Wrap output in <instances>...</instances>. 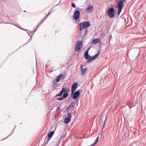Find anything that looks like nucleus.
Returning <instances> with one entry per match:
<instances>
[{
    "mask_svg": "<svg viewBox=\"0 0 146 146\" xmlns=\"http://www.w3.org/2000/svg\"><path fill=\"white\" fill-rule=\"evenodd\" d=\"M52 85L53 86H54L56 84V82L55 81H54V82H52Z\"/></svg>",
    "mask_w": 146,
    "mask_h": 146,
    "instance_id": "obj_23",
    "label": "nucleus"
},
{
    "mask_svg": "<svg viewBox=\"0 0 146 146\" xmlns=\"http://www.w3.org/2000/svg\"><path fill=\"white\" fill-rule=\"evenodd\" d=\"M80 11L78 10L76 11L74 14L73 18L74 19L77 20L80 17Z\"/></svg>",
    "mask_w": 146,
    "mask_h": 146,
    "instance_id": "obj_7",
    "label": "nucleus"
},
{
    "mask_svg": "<svg viewBox=\"0 0 146 146\" xmlns=\"http://www.w3.org/2000/svg\"><path fill=\"white\" fill-rule=\"evenodd\" d=\"M88 30L87 29H86L85 30V35H86L88 33Z\"/></svg>",
    "mask_w": 146,
    "mask_h": 146,
    "instance_id": "obj_24",
    "label": "nucleus"
},
{
    "mask_svg": "<svg viewBox=\"0 0 146 146\" xmlns=\"http://www.w3.org/2000/svg\"><path fill=\"white\" fill-rule=\"evenodd\" d=\"M69 91L68 88L67 87L63 88L60 92L56 95L55 97L58 96H62L63 93L65 92L63 94L62 97L64 99L66 98L68 96V92Z\"/></svg>",
    "mask_w": 146,
    "mask_h": 146,
    "instance_id": "obj_1",
    "label": "nucleus"
},
{
    "mask_svg": "<svg viewBox=\"0 0 146 146\" xmlns=\"http://www.w3.org/2000/svg\"><path fill=\"white\" fill-rule=\"evenodd\" d=\"M78 84L75 82L73 84L71 87V94L73 95L77 87Z\"/></svg>",
    "mask_w": 146,
    "mask_h": 146,
    "instance_id": "obj_8",
    "label": "nucleus"
},
{
    "mask_svg": "<svg viewBox=\"0 0 146 146\" xmlns=\"http://www.w3.org/2000/svg\"><path fill=\"white\" fill-rule=\"evenodd\" d=\"M71 119L68 117L66 118L64 120V122L66 124L69 123L71 121Z\"/></svg>",
    "mask_w": 146,
    "mask_h": 146,
    "instance_id": "obj_15",
    "label": "nucleus"
},
{
    "mask_svg": "<svg viewBox=\"0 0 146 146\" xmlns=\"http://www.w3.org/2000/svg\"><path fill=\"white\" fill-rule=\"evenodd\" d=\"M125 0H123V1H125Z\"/></svg>",
    "mask_w": 146,
    "mask_h": 146,
    "instance_id": "obj_31",
    "label": "nucleus"
},
{
    "mask_svg": "<svg viewBox=\"0 0 146 146\" xmlns=\"http://www.w3.org/2000/svg\"><path fill=\"white\" fill-rule=\"evenodd\" d=\"M42 23H42V21H41V22H40V23L41 25V24H42Z\"/></svg>",
    "mask_w": 146,
    "mask_h": 146,
    "instance_id": "obj_30",
    "label": "nucleus"
},
{
    "mask_svg": "<svg viewBox=\"0 0 146 146\" xmlns=\"http://www.w3.org/2000/svg\"><path fill=\"white\" fill-rule=\"evenodd\" d=\"M107 116H106L105 117V120L104 121V122H103V124L102 129H103L104 128V126H105V124H106V121L107 120Z\"/></svg>",
    "mask_w": 146,
    "mask_h": 146,
    "instance_id": "obj_18",
    "label": "nucleus"
},
{
    "mask_svg": "<svg viewBox=\"0 0 146 146\" xmlns=\"http://www.w3.org/2000/svg\"><path fill=\"white\" fill-rule=\"evenodd\" d=\"M83 45L82 41H78L75 45V50L76 51L79 52L81 50Z\"/></svg>",
    "mask_w": 146,
    "mask_h": 146,
    "instance_id": "obj_3",
    "label": "nucleus"
},
{
    "mask_svg": "<svg viewBox=\"0 0 146 146\" xmlns=\"http://www.w3.org/2000/svg\"><path fill=\"white\" fill-rule=\"evenodd\" d=\"M60 105H59L57 106V107L56 108V109L57 111H58L60 109Z\"/></svg>",
    "mask_w": 146,
    "mask_h": 146,
    "instance_id": "obj_20",
    "label": "nucleus"
},
{
    "mask_svg": "<svg viewBox=\"0 0 146 146\" xmlns=\"http://www.w3.org/2000/svg\"><path fill=\"white\" fill-rule=\"evenodd\" d=\"M93 9V7L91 5H90L86 9V11L88 13H90L92 12Z\"/></svg>",
    "mask_w": 146,
    "mask_h": 146,
    "instance_id": "obj_10",
    "label": "nucleus"
},
{
    "mask_svg": "<svg viewBox=\"0 0 146 146\" xmlns=\"http://www.w3.org/2000/svg\"><path fill=\"white\" fill-rule=\"evenodd\" d=\"M100 53V51H99L97 54L93 56H90L89 59L87 60V62L89 63H90L93 60H95V59L97 58L98 56Z\"/></svg>",
    "mask_w": 146,
    "mask_h": 146,
    "instance_id": "obj_6",
    "label": "nucleus"
},
{
    "mask_svg": "<svg viewBox=\"0 0 146 146\" xmlns=\"http://www.w3.org/2000/svg\"><path fill=\"white\" fill-rule=\"evenodd\" d=\"M98 140L97 139H96V140H95L94 142V143H93L94 144V145H95L96 144V143H97V142H98Z\"/></svg>",
    "mask_w": 146,
    "mask_h": 146,
    "instance_id": "obj_25",
    "label": "nucleus"
},
{
    "mask_svg": "<svg viewBox=\"0 0 146 146\" xmlns=\"http://www.w3.org/2000/svg\"><path fill=\"white\" fill-rule=\"evenodd\" d=\"M74 102L71 103L67 107L66 109L68 110H70L73 106Z\"/></svg>",
    "mask_w": 146,
    "mask_h": 146,
    "instance_id": "obj_16",
    "label": "nucleus"
},
{
    "mask_svg": "<svg viewBox=\"0 0 146 146\" xmlns=\"http://www.w3.org/2000/svg\"><path fill=\"white\" fill-rule=\"evenodd\" d=\"M83 65H81L80 66L81 71L82 72V75L83 76H84L87 70V68H83Z\"/></svg>",
    "mask_w": 146,
    "mask_h": 146,
    "instance_id": "obj_11",
    "label": "nucleus"
},
{
    "mask_svg": "<svg viewBox=\"0 0 146 146\" xmlns=\"http://www.w3.org/2000/svg\"><path fill=\"white\" fill-rule=\"evenodd\" d=\"M51 13L50 12V11L49 12V13H48V14L47 15V16H46V17H45V18H47V17H48V15L50 14H51Z\"/></svg>",
    "mask_w": 146,
    "mask_h": 146,
    "instance_id": "obj_26",
    "label": "nucleus"
},
{
    "mask_svg": "<svg viewBox=\"0 0 146 146\" xmlns=\"http://www.w3.org/2000/svg\"><path fill=\"white\" fill-rule=\"evenodd\" d=\"M99 136L97 138H96V139H97L98 140L99 139Z\"/></svg>",
    "mask_w": 146,
    "mask_h": 146,
    "instance_id": "obj_29",
    "label": "nucleus"
},
{
    "mask_svg": "<svg viewBox=\"0 0 146 146\" xmlns=\"http://www.w3.org/2000/svg\"><path fill=\"white\" fill-rule=\"evenodd\" d=\"M72 7H73L74 8H75L76 7L75 4L74 3H72Z\"/></svg>",
    "mask_w": 146,
    "mask_h": 146,
    "instance_id": "obj_22",
    "label": "nucleus"
},
{
    "mask_svg": "<svg viewBox=\"0 0 146 146\" xmlns=\"http://www.w3.org/2000/svg\"><path fill=\"white\" fill-rule=\"evenodd\" d=\"M71 117H72V115H71V113L70 112H68V117H67L71 119Z\"/></svg>",
    "mask_w": 146,
    "mask_h": 146,
    "instance_id": "obj_19",
    "label": "nucleus"
},
{
    "mask_svg": "<svg viewBox=\"0 0 146 146\" xmlns=\"http://www.w3.org/2000/svg\"><path fill=\"white\" fill-rule=\"evenodd\" d=\"M80 94L79 90L76 91L73 94L72 99H76L79 96Z\"/></svg>",
    "mask_w": 146,
    "mask_h": 146,
    "instance_id": "obj_9",
    "label": "nucleus"
},
{
    "mask_svg": "<svg viewBox=\"0 0 146 146\" xmlns=\"http://www.w3.org/2000/svg\"><path fill=\"white\" fill-rule=\"evenodd\" d=\"M62 76V74H60L56 78V81L57 83L58 82L61 80V77Z\"/></svg>",
    "mask_w": 146,
    "mask_h": 146,
    "instance_id": "obj_17",
    "label": "nucleus"
},
{
    "mask_svg": "<svg viewBox=\"0 0 146 146\" xmlns=\"http://www.w3.org/2000/svg\"><path fill=\"white\" fill-rule=\"evenodd\" d=\"M90 48L88 50H87L84 53V57L86 59H89L90 57L89 55L88 54V51Z\"/></svg>",
    "mask_w": 146,
    "mask_h": 146,
    "instance_id": "obj_12",
    "label": "nucleus"
},
{
    "mask_svg": "<svg viewBox=\"0 0 146 146\" xmlns=\"http://www.w3.org/2000/svg\"><path fill=\"white\" fill-rule=\"evenodd\" d=\"M100 42V39H94L92 42V43L94 44H96L97 43H99Z\"/></svg>",
    "mask_w": 146,
    "mask_h": 146,
    "instance_id": "obj_14",
    "label": "nucleus"
},
{
    "mask_svg": "<svg viewBox=\"0 0 146 146\" xmlns=\"http://www.w3.org/2000/svg\"><path fill=\"white\" fill-rule=\"evenodd\" d=\"M123 6V2L121 0L117 3L118 15L119 16L122 9Z\"/></svg>",
    "mask_w": 146,
    "mask_h": 146,
    "instance_id": "obj_4",
    "label": "nucleus"
},
{
    "mask_svg": "<svg viewBox=\"0 0 146 146\" xmlns=\"http://www.w3.org/2000/svg\"><path fill=\"white\" fill-rule=\"evenodd\" d=\"M41 25L40 23H39V24L38 25V27H37V28H38V27H39Z\"/></svg>",
    "mask_w": 146,
    "mask_h": 146,
    "instance_id": "obj_28",
    "label": "nucleus"
},
{
    "mask_svg": "<svg viewBox=\"0 0 146 146\" xmlns=\"http://www.w3.org/2000/svg\"><path fill=\"white\" fill-rule=\"evenodd\" d=\"M108 14L110 18H112L115 15L113 8L111 7L108 10Z\"/></svg>",
    "mask_w": 146,
    "mask_h": 146,
    "instance_id": "obj_5",
    "label": "nucleus"
},
{
    "mask_svg": "<svg viewBox=\"0 0 146 146\" xmlns=\"http://www.w3.org/2000/svg\"><path fill=\"white\" fill-rule=\"evenodd\" d=\"M46 18H45H45H44V19H43L42 21H41L43 23L45 20V19H46Z\"/></svg>",
    "mask_w": 146,
    "mask_h": 146,
    "instance_id": "obj_27",
    "label": "nucleus"
},
{
    "mask_svg": "<svg viewBox=\"0 0 146 146\" xmlns=\"http://www.w3.org/2000/svg\"><path fill=\"white\" fill-rule=\"evenodd\" d=\"M80 30L81 31L84 29H86L90 26V24L89 22L86 21L82 22L80 24Z\"/></svg>",
    "mask_w": 146,
    "mask_h": 146,
    "instance_id": "obj_2",
    "label": "nucleus"
},
{
    "mask_svg": "<svg viewBox=\"0 0 146 146\" xmlns=\"http://www.w3.org/2000/svg\"><path fill=\"white\" fill-rule=\"evenodd\" d=\"M64 98H63L62 97H61L59 98H57V100H62Z\"/></svg>",
    "mask_w": 146,
    "mask_h": 146,
    "instance_id": "obj_21",
    "label": "nucleus"
},
{
    "mask_svg": "<svg viewBox=\"0 0 146 146\" xmlns=\"http://www.w3.org/2000/svg\"><path fill=\"white\" fill-rule=\"evenodd\" d=\"M54 133V131H52L50 132L48 134V141H49L52 137Z\"/></svg>",
    "mask_w": 146,
    "mask_h": 146,
    "instance_id": "obj_13",
    "label": "nucleus"
}]
</instances>
